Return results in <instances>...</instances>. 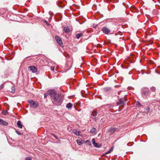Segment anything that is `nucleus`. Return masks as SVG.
Masks as SVG:
<instances>
[{
    "label": "nucleus",
    "instance_id": "obj_24",
    "mask_svg": "<svg viewBox=\"0 0 160 160\" xmlns=\"http://www.w3.org/2000/svg\"><path fill=\"white\" fill-rule=\"evenodd\" d=\"M92 141L93 144H94L95 143V140L94 138H93L92 139Z\"/></svg>",
    "mask_w": 160,
    "mask_h": 160
},
{
    "label": "nucleus",
    "instance_id": "obj_18",
    "mask_svg": "<svg viewBox=\"0 0 160 160\" xmlns=\"http://www.w3.org/2000/svg\"><path fill=\"white\" fill-rule=\"evenodd\" d=\"M77 142L79 145H80L82 143V141L80 139H77Z\"/></svg>",
    "mask_w": 160,
    "mask_h": 160
},
{
    "label": "nucleus",
    "instance_id": "obj_9",
    "mask_svg": "<svg viewBox=\"0 0 160 160\" xmlns=\"http://www.w3.org/2000/svg\"><path fill=\"white\" fill-rule=\"evenodd\" d=\"M72 132L77 136H81L80 134V131H78L76 129H73L72 131Z\"/></svg>",
    "mask_w": 160,
    "mask_h": 160
},
{
    "label": "nucleus",
    "instance_id": "obj_29",
    "mask_svg": "<svg viewBox=\"0 0 160 160\" xmlns=\"http://www.w3.org/2000/svg\"><path fill=\"white\" fill-rule=\"evenodd\" d=\"M113 150V148L112 147L111 149H110V150L111 152H112Z\"/></svg>",
    "mask_w": 160,
    "mask_h": 160
},
{
    "label": "nucleus",
    "instance_id": "obj_14",
    "mask_svg": "<svg viewBox=\"0 0 160 160\" xmlns=\"http://www.w3.org/2000/svg\"><path fill=\"white\" fill-rule=\"evenodd\" d=\"M96 129L95 128H92L90 130V132L91 133L94 134L96 133Z\"/></svg>",
    "mask_w": 160,
    "mask_h": 160
},
{
    "label": "nucleus",
    "instance_id": "obj_33",
    "mask_svg": "<svg viewBox=\"0 0 160 160\" xmlns=\"http://www.w3.org/2000/svg\"><path fill=\"white\" fill-rule=\"evenodd\" d=\"M88 142V140H87L86 142Z\"/></svg>",
    "mask_w": 160,
    "mask_h": 160
},
{
    "label": "nucleus",
    "instance_id": "obj_4",
    "mask_svg": "<svg viewBox=\"0 0 160 160\" xmlns=\"http://www.w3.org/2000/svg\"><path fill=\"white\" fill-rule=\"evenodd\" d=\"M48 94L52 97L54 98L56 95V93L54 90H51L48 91Z\"/></svg>",
    "mask_w": 160,
    "mask_h": 160
},
{
    "label": "nucleus",
    "instance_id": "obj_2",
    "mask_svg": "<svg viewBox=\"0 0 160 160\" xmlns=\"http://www.w3.org/2000/svg\"><path fill=\"white\" fill-rule=\"evenodd\" d=\"M53 98L55 102L57 103H60L62 101V96L59 94H56Z\"/></svg>",
    "mask_w": 160,
    "mask_h": 160
},
{
    "label": "nucleus",
    "instance_id": "obj_27",
    "mask_svg": "<svg viewBox=\"0 0 160 160\" xmlns=\"http://www.w3.org/2000/svg\"><path fill=\"white\" fill-rule=\"evenodd\" d=\"M25 160H31L30 158L29 157H27L26 158Z\"/></svg>",
    "mask_w": 160,
    "mask_h": 160
},
{
    "label": "nucleus",
    "instance_id": "obj_3",
    "mask_svg": "<svg viewBox=\"0 0 160 160\" xmlns=\"http://www.w3.org/2000/svg\"><path fill=\"white\" fill-rule=\"evenodd\" d=\"M149 91L146 88H142L141 90V93L143 97L148 96L149 93Z\"/></svg>",
    "mask_w": 160,
    "mask_h": 160
},
{
    "label": "nucleus",
    "instance_id": "obj_32",
    "mask_svg": "<svg viewBox=\"0 0 160 160\" xmlns=\"http://www.w3.org/2000/svg\"><path fill=\"white\" fill-rule=\"evenodd\" d=\"M89 142V143H90V144H89V145H91V143L90 142Z\"/></svg>",
    "mask_w": 160,
    "mask_h": 160
},
{
    "label": "nucleus",
    "instance_id": "obj_31",
    "mask_svg": "<svg viewBox=\"0 0 160 160\" xmlns=\"http://www.w3.org/2000/svg\"><path fill=\"white\" fill-rule=\"evenodd\" d=\"M53 135L57 139H58V138L55 136L54 135Z\"/></svg>",
    "mask_w": 160,
    "mask_h": 160
},
{
    "label": "nucleus",
    "instance_id": "obj_1",
    "mask_svg": "<svg viewBox=\"0 0 160 160\" xmlns=\"http://www.w3.org/2000/svg\"><path fill=\"white\" fill-rule=\"evenodd\" d=\"M28 102L30 104L31 107L34 108H37L38 106V102L33 100H29L28 101Z\"/></svg>",
    "mask_w": 160,
    "mask_h": 160
},
{
    "label": "nucleus",
    "instance_id": "obj_10",
    "mask_svg": "<svg viewBox=\"0 0 160 160\" xmlns=\"http://www.w3.org/2000/svg\"><path fill=\"white\" fill-rule=\"evenodd\" d=\"M118 129L117 128H110L108 131L109 132L112 134L116 131Z\"/></svg>",
    "mask_w": 160,
    "mask_h": 160
},
{
    "label": "nucleus",
    "instance_id": "obj_23",
    "mask_svg": "<svg viewBox=\"0 0 160 160\" xmlns=\"http://www.w3.org/2000/svg\"><path fill=\"white\" fill-rule=\"evenodd\" d=\"M136 105L137 106H138L139 107L142 106V105H141V103L139 102H137Z\"/></svg>",
    "mask_w": 160,
    "mask_h": 160
},
{
    "label": "nucleus",
    "instance_id": "obj_5",
    "mask_svg": "<svg viewBox=\"0 0 160 160\" xmlns=\"http://www.w3.org/2000/svg\"><path fill=\"white\" fill-rule=\"evenodd\" d=\"M124 98H121L119 99V101L117 102V104L118 105L122 106L124 104Z\"/></svg>",
    "mask_w": 160,
    "mask_h": 160
},
{
    "label": "nucleus",
    "instance_id": "obj_13",
    "mask_svg": "<svg viewBox=\"0 0 160 160\" xmlns=\"http://www.w3.org/2000/svg\"><path fill=\"white\" fill-rule=\"evenodd\" d=\"M17 125L19 128H22V125L20 121H18L17 122Z\"/></svg>",
    "mask_w": 160,
    "mask_h": 160
},
{
    "label": "nucleus",
    "instance_id": "obj_7",
    "mask_svg": "<svg viewBox=\"0 0 160 160\" xmlns=\"http://www.w3.org/2000/svg\"><path fill=\"white\" fill-rule=\"evenodd\" d=\"M56 40L60 46L62 44V42L61 39L58 36L55 37Z\"/></svg>",
    "mask_w": 160,
    "mask_h": 160
},
{
    "label": "nucleus",
    "instance_id": "obj_19",
    "mask_svg": "<svg viewBox=\"0 0 160 160\" xmlns=\"http://www.w3.org/2000/svg\"><path fill=\"white\" fill-rule=\"evenodd\" d=\"M83 34L82 33H78L76 35V38L78 39H79L82 36Z\"/></svg>",
    "mask_w": 160,
    "mask_h": 160
},
{
    "label": "nucleus",
    "instance_id": "obj_8",
    "mask_svg": "<svg viewBox=\"0 0 160 160\" xmlns=\"http://www.w3.org/2000/svg\"><path fill=\"white\" fill-rule=\"evenodd\" d=\"M102 30L103 33L106 34H108L110 32L109 29L106 27H103L102 29Z\"/></svg>",
    "mask_w": 160,
    "mask_h": 160
},
{
    "label": "nucleus",
    "instance_id": "obj_11",
    "mask_svg": "<svg viewBox=\"0 0 160 160\" xmlns=\"http://www.w3.org/2000/svg\"><path fill=\"white\" fill-rule=\"evenodd\" d=\"M0 124L3 125H7L8 124V123L2 119H0Z\"/></svg>",
    "mask_w": 160,
    "mask_h": 160
},
{
    "label": "nucleus",
    "instance_id": "obj_28",
    "mask_svg": "<svg viewBox=\"0 0 160 160\" xmlns=\"http://www.w3.org/2000/svg\"><path fill=\"white\" fill-rule=\"evenodd\" d=\"M51 69L52 71H53L54 70V68L53 67H51Z\"/></svg>",
    "mask_w": 160,
    "mask_h": 160
},
{
    "label": "nucleus",
    "instance_id": "obj_22",
    "mask_svg": "<svg viewBox=\"0 0 160 160\" xmlns=\"http://www.w3.org/2000/svg\"><path fill=\"white\" fill-rule=\"evenodd\" d=\"M8 112L6 111L3 110L2 112V113L4 115H6L8 113Z\"/></svg>",
    "mask_w": 160,
    "mask_h": 160
},
{
    "label": "nucleus",
    "instance_id": "obj_30",
    "mask_svg": "<svg viewBox=\"0 0 160 160\" xmlns=\"http://www.w3.org/2000/svg\"><path fill=\"white\" fill-rule=\"evenodd\" d=\"M111 152L110 151V150H109L108 151V152H106V154H108V153H111Z\"/></svg>",
    "mask_w": 160,
    "mask_h": 160
},
{
    "label": "nucleus",
    "instance_id": "obj_20",
    "mask_svg": "<svg viewBox=\"0 0 160 160\" xmlns=\"http://www.w3.org/2000/svg\"><path fill=\"white\" fill-rule=\"evenodd\" d=\"M156 88L155 87H152L150 88L152 92H154L156 90Z\"/></svg>",
    "mask_w": 160,
    "mask_h": 160
},
{
    "label": "nucleus",
    "instance_id": "obj_16",
    "mask_svg": "<svg viewBox=\"0 0 160 160\" xmlns=\"http://www.w3.org/2000/svg\"><path fill=\"white\" fill-rule=\"evenodd\" d=\"M97 114V112L96 109H94L92 112V115L93 116H95Z\"/></svg>",
    "mask_w": 160,
    "mask_h": 160
},
{
    "label": "nucleus",
    "instance_id": "obj_26",
    "mask_svg": "<svg viewBox=\"0 0 160 160\" xmlns=\"http://www.w3.org/2000/svg\"><path fill=\"white\" fill-rule=\"evenodd\" d=\"M146 110L148 112L149 111V107H147L146 108Z\"/></svg>",
    "mask_w": 160,
    "mask_h": 160
},
{
    "label": "nucleus",
    "instance_id": "obj_21",
    "mask_svg": "<svg viewBox=\"0 0 160 160\" xmlns=\"http://www.w3.org/2000/svg\"><path fill=\"white\" fill-rule=\"evenodd\" d=\"M16 133L18 134L19 135H22L23 134L22 133H21V132L18 131H16Z\"/></svg>",
    "mask_w": 160,
    "mask_h": 160
},
{
    "label": "nucleus",
    "instance_id": "obj_25",
    "mask_svg": "<svg viewBox=\"0 0 160 160\" xmlns=\"http://www.w3.org/2000/svg\"><path fill=\"white\" fill-rule=\"evenodd\" d=\"M44 94V97L45 98H47L48 95V92L47 93H45Z\"/></svg>",
    "mask_w": 160,
    "mask_h": 160
},
{
    "label": "nucleus",
    "instance_id": "obj_12",
    "mask_svg": "<svg viewBox=\"0 0 160 160\" xmlns=\"http://www.w3.org/2000/svg\"><path fill=\"white\" fill-rule=\"evenodd\" d=\"M64 30L65 32L68 33L70 32V28L68 27H65L64 28Z\"/></svg>",
    "mask_w": 160,
    "mask_h": 160
},
{
    "label": "nucleus",
    "instance_id": "obj_17",
    "mask_svg": "<svg viewBox=\"0 0 160 160\" xmlns=\"http://www.w3.org/2000/svg\"><path fill=\"white\" fill-rule=\"evenodd\" d=\"M94 146L96 148H99L101 146L100 145V144L99 143H95L94 144H93Z\"/></svg>",
    "mask_w": 160,
    "mask_h": 160
},
{
    "label": "nucleus",
    "instance_id": "obj_15",
    "mask_svg": "<svg viewBox=\"0 0 160 160\" xmlns=\"http://www.w3.org/2000/svg\"><path fill=\"white\" fill-rule=\"evenodd\" d=\"M72 104L71 103H68L66 105V107L68 109H70L72 108Z\"/></svg>",
    "mask_w": 160,
    "mask_h": 160
},
{
    "label": "nucleus",
    "instance_id": "obj_6",
    "mask_svg": "<svg viewBox=\"0 0 160 160\" xmlns=\"http://www.w3.org/2000/svg\"><path fill=\"white\" fill-rule=\"evenodd\" d=\"M28 69L33 73L36 72L37 71V68L34 66L29 67Z\"/></svg>",
    "mask_w": 160,
    "mask_h": 160
}]
</instances>
